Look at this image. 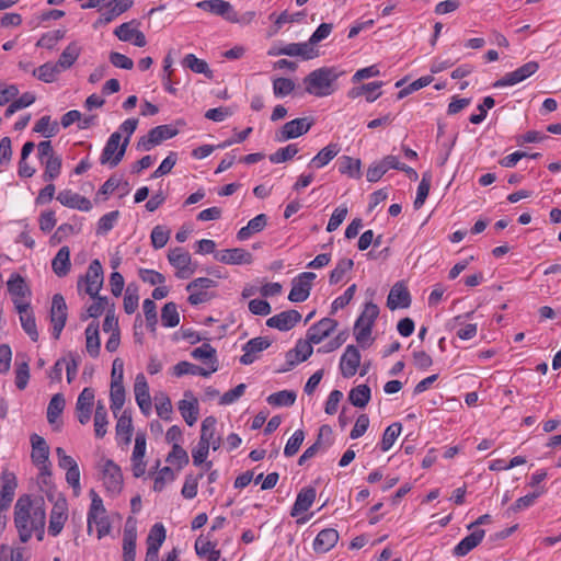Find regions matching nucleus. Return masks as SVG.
<instances>
[{
	"label": "nucleus",
	"mask_w": 561,
	"mask_h": 561,
	"mask_svg": "<svg viewBox=\"0 0 561 561\" xmlns=\"http://www.w3.org/2000/svg\"><path fill=\"white\" fill-rule=\"evenodd\" d=\"M45 503L43 497L34 500L28 494L21 495L14 505V524L22 542H27L33 535L43 540L45 534Z\"/></svg>",
	"instance_id": "nucleus-1"
},
{
	"label": "nucleus",
	"mask_w": 561,
	"mask_h": 561,
	"mask_svg": "<svg viewBox=\"0 0 561 561\" xmlns=\"http://www.w3.org/2000/svg\"><path fill=\"white\" fill-rule=\"evenodd\" d=\"M344 73L337 67L318 68L305 77V91L318 98L329 96L336 90L335 82Z\"/></svg>",
	"instance_id": "nucleus-2"
},
{
	"label": "nucleus",
	"mask_w": 561,
	"mask_h": 561,
	"mask_svg": "<svg viewBox=\"0 0 561 561\" xmlns=\"http://www.w3.org/2000/svg\"><path fill=\"white\" fill-rule=\"evenodd\" d=\"M379 316V307L373 301L366 302L364 309L354 324L356 341L365 347L364 342L369 339L376 319Z\"/></svg>",
	"instance_id": "nucleus-3"
},
{
	"label": "nucleus",
	"mask_w": 561,
	"mask_h": 561,
	"mask_svg": "<svg viewBox=\"0 0 561 561\" xmlns=\"http://www.w3.org/2000/svg\"><path fill=\"white\" fill-rule=\"evenodd\" d=\"M104 282L103 267L101 262L95 259L91 261L87 273L79 277L77 282L78 291L84 287V293L94 298L100 293Z\"/></svg>",
	"instance_id": "nucleus-4"
},
{
	"label": "nucleus",
	"mask_w": 561,
	"mask_h": 561,
	"mask_svg": "<svg viewBox=\"0 0 561 561\" xmlns=\"http://www.w3.org/2000/svg\"><path fill=\"white\" fill-rule=\"evenodd\" d=\"M121 142V133L114 131L107 139L101 157H100V163L101 164H107L110 168H115L119 164V162L123 160L127 146L128 140H124Z\"/></svg>",
	"instance_id": "nucleus-5"
},
{
	"label": "nucleus",
	"mask_w": 561,
	"mask_h": 561,
	"mask_svg": "<svg viewBox=\"0 0 561 561\" xmlns=\"http://www.w3.org/2000/svg\"><path fill=\"white\" fill-rule=\"evenodd\" d=\"M49 318L53 325L51 335L55 340H58L68 318L67 304L61 294L53 296Z\"/></svg>",
	"instance_id": "nucleus-6"
},
{
	"label": "nucleus",
	"mask_w": 561,
	"mask_h": 561,
	"mask_svg": "<svg viewBox=\"0 0 561 561\" xmlns=\"http://www.w3.org/2000/svg\"><path fill=\"white\" fill-rule=\"evenodd\" d=\"M314 124L311 117L295 118L285 123L282 128L276 133L277 141H286L289 139L298 138L307 134Z\"/></svg>",
	"instance_id": "nucleus-7"
},
{
	"label": "nucleus",
	"mask_w": 561,
	"mask_h": 561,
	"mask_svg": "<svg viewBox=\"0 0 561 561\" xmlns=\"http://www.w3.org/2000/svg\"><path fill=\"white\" fill-rule=\"evenodd\" d=\"M317 277L313 272H302L291 280V289L288 295V299L291 302H304L308 299L311 288L312 280Z\"/></svg>",
	"instance_id": "nucleus-8"
},
{
	"label": "nucleus",
	"mask_w": 561,
	"mask_h": 561,
	"mask_svg": "<svg viewBox=\"0 0 561 561\" xmlns=\"http://www.w3.org/2000/svg\"><path fill=\"white\" fill-rule=\"evenodd\" d=\"M168 260L176 268L175 276L180 279H186L195 272L194 268L190 267L192 262L190 253L181 247L171 249Z\"/></svg>",
	"instance_id": "nucleus-9"
},
{
	"label": "nucleus",
	"mask_w": 561,
	"mask_h": 561,
	"mask_svg": "<svg viewBox=\"0 0 561 561\" xmlns=\"http://www.w3.org/2000/svg\"><path fill=\"white\" fill-rule=\"evenodd\" d=\"M539 69V64L537 61H528L517 68L516 70L504 75L501 79L496 80L493 83L494 88H503L508 85L517 84L534 73H536Z\"/></svg>",
	"instance_id": "nucleus-10"
},
{
	"label": "nucleus",
	"mask_w": 561,
	"mask_h": 561,
	"mask_svg": "<svg viewBox=\"0 0 561 561\" xmlns=\"http://www.w3.org/2000/svg\"><path fill=\"white\" fill-rule=\"evenodd\" d=\"M102 473L105 489L113 494H118L123 489V473L121 467L112 459H107L104 462Z\"/></svg>",
	"instance_id": "nucleus-11"
},
{
	"label": "nucleus",
	"mask_w": 561,
	"mask_h": 561,
	"mask_svg": "<svg viewBox=\"0 0 561 561\" xmlns=\"http://www.w3.org/2000/svg\"><path fill=\"white\" fill-rule=\"evenodd\" d=\"M272 340L267 336H257L249 340L243 346V355L240 357L242 365H251L257 359V354L268 348Z\"/></svg>",
	"instance_id": "nucleus-12"
},
{
	"label": "nucleus",
	"mask_w": 561,
	"mask_h": 561,
	"mask_svg": "<svg viewBox=\"0 0 561 561\" xmlns=\"http://www.w3.org/2000/svg\"><path fill=\"white\" fill-rule=\"evenodd\" d=\"M16 486V476L9 470H3L0 476V510H8L10 507Z\"/></svg>",
	"instance_id": "nucleus-13"
},
{
	"label": "nucleus",
	"mask_w": 561,
	"mask_h": 561,
	"mask_svg": "<svg viewBox=\"0 0 561 561\" xmlns=\"http://www.w3.org/2000/svg\"><path fill=\"white\" fill-rule=\"evenodd\" d=\"M411 295L403 282H397L390 289L387 298V307L390 310L405 309L411 305Z\"/></svg>",
	"instance_id": "nucleus-14"
},
{
	"label": "nucleus",
	"mask_w": 561,
	"mask_h": 561,
	"mask_svg": "<svg viewBox=\"0 0 561 561\" xmlns=\"http://www.w3.org/2000/svg\"><path fill=\"white\" fill-rule=\"evenodd\" d=\"M360 365V353L355 345H347L340 359V370L344 378H351Z\"/></svg>",
	"instance_id": "nucleus-15"
},
{
	"label": "nucleus",
	"mask_w": 561,
	"mask_h": 561,
	"mask_svg": "<svg viewBox=\"0 0 561 561\" xmlns=\"http://www.w3.org/2000/svg\"><path fill=\"white\" fill-rule=\"evenodd\" d=\"M214 257L220 263L229 265L251 264L253 261L252 254L242 248L217 251L214 253Z\"/></svg>",
	"instance_id": "nucleus-16"
},
{
	"label": "nucleus",
	"mask_w": 561,
	"mask_h": 561,
	"mask_svg": "<svg viewBox=\"0 0 561 561\" xmlns=\"http://www.w3.org/2000/svg\"><path fill=\"white\" fill-rule=\"evenodd\" d=\"M136 540V522L131 517H128L123 535V561H135Z\"/></svg>",
	"instance_id": "nucleus-17"
},
{
	"label": "nucleus",
	"mask_w": 561,
	"mask_h": 561,
	"mask_svg": "<svg viewBox=\"0 0 561 561\" xmlns=\"http://www.w3.org/2000/svg\"><path fill=\"white\" fill-rule=\"evenodd\" d=\"M93 403L94 390L87 387L81 391L76 403L77 417L80 424L84 425L90 421Z\"/></svg>",
	"instance_id": "nucleus-18"
},
{
	"label": "nucleus",
	"mask_w": 561,
	"mask_h": 561,
	"mask_svg": "<svg viewBox=\"0 0 561 561\" xmlns=\"http://www.w3.org/2000/svg\"><path fill=\"white\" fill-rule=\"evenodd\" d=\"M301 320V314L297 310H286L275 314L266 320V325L279 331H289Z\"/></svg>",
	"instance_id": "nucleus-19"
},
{
	"label": "nucleus",
	"mask_w": 561,
	"mask_h": 561,
	"mask_svg": "<svg viewBox=\"0 0 561 561\" xmlns=\"http://www.w3.org/2000/svg\"><path fill=\"white\" fill-rule=\"evenodd\" d=\"M336 320L331 318H323L308 329L306 336L314 344H319L325 337H328L336 329Z\"/></svg>",
	"instance_id": "nucleus-20"
},
{
	"label": "nucleus",
	"mask_w": 561,
	"mask_h": 561,
	"mask_svg": "<svg viewBox=\"0 0 561 561\" xmlns=\"http://www.w3.org/2000/svg\"><path fill=\"white\" fill-rule=\"evenodd\" d=\"M57 201L66 207L81 211H89L92 208V204L89 198L75 193L71 190L60 191L57 195Z\"/></svg>",
	"instance_id": "nucleus-21"
},
{
	"label": "nucleus",
	"mask_w": 561,
	"mask_h": 561,
	"mask_svg": "<svg viewBox=\"0 0 561 561\" xmlns=\"http://www.w3.org/2000/svg\"><path fill=\"white\" fill-rule=\"evenodd\" d=\"M67 502L65 499L57 501L50 512L48 534L56 537L58 536L67 520Z\"/></svg>",
	"instance_id": "nucleus-22"
},
{
	"label": "nucleus",
	"mask_w": 561,
	"mask_h": 561,
	"mask_svg": "<svg viewBox=\"0 0 561 561\" xmlns=\"http://www.w3.org/2000/svg\"><path fill=\"white\" fill-rule=\"evenodd\" d=\"M167 537V530L161 523H156L147 537V552L146 557L159 559V549L164 542Z\"/></svg>",
	"instance_id": "nucleus-23"
},
{
	"label": "nucleus",
	"mask_w": 561,
	"mask_h": 561,
	"mask_svg": "<svg viewBox=\"0 0 561 561\" xmlns=\"http://www.w3.org/2000/svg\"><path fill=\"white\" fill-rule=\"evenodd\" d=\"M134 393L140 411L145 415H148L151 411V398L147 380L142 374H139L136 377L134 385Z\"/></svg>",
	"instance_id": "nucleus-24"
},
{
	"label": "nucleus",
	"mask_w": 561,
	"mask_h": 561,
	"mask_svg": "<svg viewBox=\"0 0 561 561\" xmlns=\"http://www.w3.org/2000/svg\"><path fill=\"white\" fill-rule=\"evenodd\" d=\"M317 496L316 488L305 486L302 488L296 497V501L290 510V516L297 517L301 513L307 512L313 504Z\"/></svg>",
	"instance_id": "nucleus-25"
},
{
	"label": "nucleus",
	"mask_w": 561,
	"mask_h": 561,
	"mask_svg": "<svg viewBox=\"0 0 561 561\" xmlns=\"http://www.w3.org/2000/svg\"><path fill=\"white\" fill-rule=\"evenodd\" d=\"M339 533L333 528L322 529L313 540V550L317 553L330 551L339 541Z\"/></svg>",
	"instance_id": "nucleus-26"
},
{
	"label": "nucleus",
	"mask_w": 561,
	"mask_h": 561,
	"mask_svg": "<svg viewBox=\"0 0 561 561\" xmlns=\"http://www.w3.org/2000/svg\"><path fill=\"white\" fill-rule=\"evenodd\" d=\"M485 531L483 529H476L465 538H462L454 548L453 553L456 557H465L471 550L480 545Z\"/></svg>",
	"instance_id": "nucleus-27"
},
{
	"label": "nucleus",
	"mask_w": 561,
	"mask_h": 561,
	"mask_svg": "<svg viewBox=\"0 0 561 561\" xmlns=\"http://www.w3.org/2000/svg\"><path fill=\"white\" fill-rule=\"evenodd\" d=\"M32 445L31 459L34 465L45 463L49 460V446L46 440L34 433L30 437Z\"/></svg>",
	"instance_id": "nucleus-28"
},
{
	"label": "nucleus",
	"mask_w": 561,
	"mask_h": 561,
	"mask_svg": "<svg viewBox=\"0 0 561 561\" xmlns=\"http://www.w3.org/2000/svg\"><path fill=\"white\" fill-rule=\"evenodd\" d=\"M196 7L205 12L221 16L226 21H228V15H230L232 9L231 3L225 0H203L197 2Z\"/></svg>",
	"instance_id": "nucleus-29"
},
{
	"label": "nucleus",
	"mask_w": 561,
	"mask_h": 561,
	"mask_svg": "<svg viewBox=\"0 0 561 561\" xmlns=\"http://www.w3.org/2000/svg\"><path fill=\"white\" fill-rule=\"evenodd\" d=\"M9 294L12 298H30L32 291L25 278L19 273H12L7 282Z\"/></svg>",
	"instance_id": "nucleus-30"
},
{
	"label": "nucleus",
	"mask_w": 561,
	"mask_h": 561,
	"mask_svg": "<svg viewBox=\"0 0 561 561\" xmlns=\"http://www.w3.org/2000/svg\"><path fill=\"white\" fill-rule=\"evenodd\" d=\"M341 151L336 142H331L322 148L309 162V168L321 169L332 161Z\"/></svg>",
	"instance_id": "nucleus-31"
},
{
	"label": "nucleus",
	"mask_w": 561,
	"mask_h": 561,
	"mask_svg": "<svg viewBox=\"0 0 561 561\" xmlns=\"http://www.w3.org/2000/svg\"><path fill=\"white\" fill-rule=\"evenodd\" d=\"M51 268L58 277L68 275L71 268L69 247L64 245L58 250L57 254L51 260Z\"/></svg>",
	"instance_id": "nucleus-32"
},
{
	"label": "nucleus",
	"mask_w": 561,
	"mask_h": 561,
	"mask_svg": "<svg viewBox=\"0 0 561 561\" xmlns=\"http://www.w3.org/2000/svg\"><path fill=\"white\" fill-rule=\"evenodd\" d=\"M382 85H383L382 81H374V82H369V83H364L362 85L354 87V88L350 89L347 92V96L350 99H356V98L365 94L366 101L369 103H373L381 95V92H378V93H374V92L376 90H379Z\"/></svg>",
	"instance_id": "nucleus-33"
},
{
	"label": "nucleus",
	"mask_w": 561,
	"mask_h": 561,
	"mask_svg": "<svg viewBox=\"0 0 561 561\" xmlns=\"http://www.w3.org/2000/svg\"><path fill=\"white\" fill-rule=\"evenodd\" d=\"M133 4V0H108L105 3L106 10L102 12V21L112 22L117 16L128 11Z\"/></svg>",
	"instance_id": "nucleus-34"
},
{
	"label": "nucleus",
	"mask_w": 561,
	"mask_h": 561,
	"mask_svg": "<svg viewBox=\"0 0 561 561\" xmlns=\"http://www.w3.org/2000/svg\"><path fill=\"white\" fill-rule=\"evenodd\" d=\"M84 333L87 352L91 357L96 358L100 355L101 351L99 323L95 321L89 323Z\"/></svg>",
	"instance_id": "nucleus-35"
},
{
	"label": "nucleus",
	"mask_w": 561,
	"mask_h": 561,
	"mask_svg": "<svg viewBox=\"0 0 561 561\" xmlns=\"http://www.w3.org/2000/svg\"><path fill=\"white\" fill-rule=\"evenodd\" d=\"M286 56L301 57L304 60H310L319 56L318 50L308 42L305 43H290L285 45Z\"/></svg>",
	"instance_id": "nucleus-36"
},
{
	"label": "nucleus",
	"mask_w": 561,
	"mask_h": 561,
	"mask_svg": "<svg viewBox=\"0 0 561 561\" xmlns=\"http://www.w3.org/2000/svg\"><path fill=\"white\" fill-rule=\"evenodd\" d=\"M192 357L195 359H201L207 366L206 369H210V367H215V373L218 370V358L216 348H214L209 343H204L202 346L196 347L191 353Z\"/></svg>",
	"instance_id": "nucleus-37"
},
{
	"label": "nucleus",
	"mask_w": 561,
	"mask_h": 561,
	"mask_svg": "<svg viewBox=\"0 0 561 561\" xmlns=\"http://www.w3.org/2000/svg\"><path fill=\"white\" fill-rule=\"evenodd\" d=\"M111 409L116 415L117 412L123 408L125 403V388L123 385V377L118 375L114 376V381L111 382Z\"/></svg>",
	"instance_id": "nucleus-38"
},
{
	"label": "nucleus",
	"mask_w": 561,
	"mask_h": 561,
	"mask_svg": "<svg viewBox=\"0 0 561 561\" xmlns=\"http://www.w3.org/2000/svg\"><path fill=\"white\" fill-rule=\"evenodd\" d=\"M215 373V367H210V369H206L204 367L197 366L195 364H192L186 360L179 362L173 367V374L176 377H182L184 375H198L203 377H209L211 374Z\"/></svg>",
	"instance_id": "nucleus-39"
},
{
	"label": "nucleus",
	"mask_w": 561,
	"mask_h": 561,
	"mask_svg": "<svg viewBox=\"0 0 561 561\" xmlns=\"http://www.w3.org/2000/svg\"><path fill=\"white\" fill-rule=\"evenodd\" d=\"M115 430L117 438L122 439L125 445H129L134 427L131 414L128 411H124L118 417Z\"/></svg>",
	"instance_id": "nucleus-40"
},
{
	"label": "nucleus",
	"mask_w": 561,
	"mask_h": 561,
	"mask_svg": "<svg viewBox=\"0 0 561 561\" xmlns=\"http://www.w3.org/2000/svg\"><path fill=\"white\" fill-rule=\"evenodd\" d=\"M39 162L44 165V172L42 174L44 182H53L60 175L62 165L60 156L48 157V159H44V161Z\"/></svg>",
	"instance_id": "nucleus-41"
},
{
	"label": "nucleus",
	"mask_w": 561,
	"mask_h": 561,
	"mask_svg": "<svg viewBox=\"0 0 561 561\" xmlns=\"http://www.w3.org/2000/svg\"><path fill=\"white\" fill-rule=\"evenodd\" d=\"M339 172L341 174H346L352 179H359L362 176L360 172V160L354 159L350 156H342L339 161Z\"/></svg>",
	"instance_id": "nucleus-42"
},
{
	"label": "nucleus",
	"mask_w": 561,
	"mask_h": 561,
	"mask_svg": "<svg viewBox=\"0 0 561 561\" xmlns=\"http://www.w3.org/2000/svg\"><path fill=\"white\" fill-rule=\"evenodd\" d=\"M182 64L185 68H188L195 73L204 75L208 79H213L214 77V72L209 68L208 64L205 60L197 58L194 54H187Z\"/></svg>",
	"instance_id": "nucleus-43"
},
{
	"label": "nucleus",
	"mask_w": 561,
	"mask_h": 561,
	"mask_svg": "<svg viewBox=\"0 0 561 561\" xmlns=\"http://www.w3.org/2000/svg\"><path fill=\"white\" fill-rule=\"evenodd\" d=\"M371 398V390L367 385H358L348 392V401L356 408H365Z\"/></svg>",
	"instance_id": "nucleus-44"
},
{
	"label": "nucleus",
	"mask_w": 561,
	"mask_h": 561,
	"mask_svg": "<svg viewBox=\"0 0 561 561\" xmlns=\"http://www.w3.org/2000/svg\"><path fill=\"white\" fill-rule=\"evenodd\" d=\"M61 72L59 69V66L53 62H45L44 65L39 66L38 68H35L32 70V75L36 77L38 80L50 83L56 81L57 76Z\"/></svg>",
	"instance_id": "nucleus-45"
},
{
	"label": "nucleus",
	"mask_w": 561,
	"mask_h": 561,
	"mask_svg": "<svg viewBox=\"0 0 561 561\" xmlns=\"http://www.w3.org/2000/svg\"><path fill=\"white\" fill-rule=\"evenodd\" d=\"M33 131L43 135L45 138H50L59 133V125L56 121L51 122L49 115H45L36 122Z\"/></svg>",
	"instance_id": "nucleus-46"
},
{
	"label": "nucleus",
	"mask_w": 561,
	"mask_h": 561,
	"mask_svg": "<svg viewBox=\"0 0 561 561\" xmlns=\"http://www.w3.org/2000/svg\"><path fill=\"white\" fill-rule=\"evenodd\" d=\"M179 411L188 426L194 425L198 419L197 400L195 398H193V401L181 400Z\"/></svg>",
	"instance_id": "nucleus-47"
},
{
	"label": "nucleus",
	"mask_w": 561,
	"mask_h": 561,
	"mask_svg": "<svg viewBox=\"0 0 561 561\" xmlns=\"http://www.w3.org/2000/svg\"><path fill=\"white\" fill-rule=\"evenodd\" d=\"M107 411L104 404L99 401L94 412V433L98 438H103L107 432Z\"/></svg>",
	"instance_id": "nucleus-48"
},
{
	"label": "nucleus",
	"mask_w": 561,
	"mask_h": 561,
	"mask_svg": "<svg viewBox=\"0 0 561 561\" xmlns=\"http://www.w3.org/2000/svg\"><path fill=\"white\" fill-rule=\"evenodd\" d=\"M165 461L176 466V469L181 470L188 465L190 458L186 450L180 444L175 443L172 445V449L168 454Z\"/></svg>",
	"instance_id": "nucleus-49"
},
{
	"label": "nucleus",
	"mask_w": 561,
	"mask_h": 561,
	"mask_svg": "<svg viewBox=\"0 0 561 561\" xmlns=\"http://www.w3.org/2000/svg\"><path fill=\"white\" fill-rule=\"evenodd\" d=\"M297 394L293 390H280L270 394L267 403L273 407H291L296 401Z\"/></svg>",
	"instance_id": "nucleus-50"
},
{
	"label": "nucleus",
	"mask_w": 561,
	"mask_h": 561,
	"mask_svg": "<svg viewBox=\"0 0 561 561\" xmlns=\"http://www.w3.org/2000/svg\"><path fill=\"white\" fill-rule=\"evenodd\" d=\"M79 55L80 48L75 43H70L59 56L56 65L59 66L61 71L69 69L76 62Z\"/></svg>",
	"instance_id": "nucleus-51"
},
{
	"label": "nucleus",
	"mask_w": 561,
	"mask_h": 561,
	"mask_svg": "<svg viewBox=\"0 0 561 561\" xmlns=\"http://www.w3.org/2000/svg\"><path fill=\"white\" fill-rule=\"evenodd\" d=\"M402 431V425L399 422L390 424L383 432L381 442L379 444L382 451H388L399 437Z\"/></svg>",
	"instance_id": "nucleus-52"
},
{
	"label": "nucleus",
	"mask_w": 561,
	"mask_h": 561,
	"mask_svg": "<svg viewBox=\"0 0 561 561\" xmlns=\"http://www.w3.org/2000/svg\"><path fill=\"white\" fill-rule=\"evenodd\" d=\"M65 405L66 400L62 393H56L51 397L47 407V421L49 424L55 423L62 413Z\"/></svg>",
	"instance_id": "nucleus-53"
},
{
	"label": "nucleus",
	"mask_w": 561,
	"mask_h": 561,
	"mask_svg": "<svg viewBox=\"0 0 561 561\" xmlns=\"http://www.w3.org/2000/svg\"><path fill=\"white\" fill-rule=\"evenodd\" d=\"M161 322L165 328H174L180 323V314L175 302H167L161 310Z\"/></svg>",
	"instance_id": "nucleus-54"
},
{
	"label": "nucleus",
	"mask_w": 561,
	"mask_h": 561,
	"mask_svg": "<svg viewBox=\"0 0 561 561\" xmlns=\"http://www.w3.org/2000/svg\"><path fill=\"white\" fill-rule=\"evenodd\" d=\"M353 266L354 262L352 259L344 257L339 260L335 267L331 271L329 275V283L331 285L340 283L343 279L344 275L353 270Z\"/></svg>",
	"instance_id": "nucleus-55"
},
{
	"label": "nucleus",
	"mask_w": 561,
	"mask_h": 561,
	"mask_svg": "<svg viewBox=\"0 0 561 561\" xmlns=\"http://www.w3.org/2000/svg\"><path fill=\"white\" fill-rule=\"evenodd\" d=\"M203 477V472L198 474H186L183 488L181 490V494L184 499L192 500L197 495L198 482Z\"/></svg>",
	"instance_id": "nucleus-56"
},
{
	"label": "nucleus",
	"mask_w": 561,
	"mask_h": 561,
	"mask_svg": "<svg viewBox=\"0 0 561 561\" xmlns=\"http://www.w3.org/2000/svg\"><path fill=\"white\" fill-rule=\"evenodd\" d=\"M36 98L33 93L25 92L19 99H13L4 111V117H11L16 111L27 107L35 102Z\"/></svg>",
	"instance_id": "nucleus-57"
},
{
	"label": "nucleus",
	"mask_w": 561,
	"mask_h": 561,
	"mask_svg": "<svg viewBox=\"0 0 561 561\" xmlns=\"http://www.w3.org/2000/svg\"><path fill=\"white\" fill-rule=\"evenodd\" d=\"M431 182H432L431 173L430 172L423 173L422 180L417 186L416 197L413 203L415 209H419L424 205V203L428 196V193H430Z\"/></svg>",
	"instance_id": "nucleus-58"
},
{
	"label": "nucleus",
	"mask_w": 561,
	"mask_h": 561,
	"mask_svg": "<svg viewBox=\"0 0 561 561\" xmlns=\"http://www.w3.org/2000/svg\"><path fill=\"white\" fill-rule=\"evenodd\" d=\"M65 30H55L44 33L37 41L36 46L46 49H54L57 43L61 41L65 37Z\"/></svg>",
	"instance_id": "nucleus-59"
},
{
	"label": "nucleus",
	"mask_w": 561,
	"mask_h": 561,
	"mask_svg": "<svg viewBox=\"0 0 561 561\" xmlns=\"http://www.w3.org/2000/svg\"><path fill=\"white\" fill-rule=\"evenodd\" d=\"M139 25L140 22L136 19L122 23L114 30V35L122 42H130Z\"/></svg>",
	"instance_id": "nucleus-60"
},
{
	"label": "nucleus",
	"mask_w": 561,
	"mask_h": 561,
	"mask_svg": "<svg viewBox=\"0 0 561 561\" xmlns=\"http://www.w3.org/2000/svg\"><path fill=\"white\" fill-rule=\"evenodd\" d=\"M299 149L296 144H290L284 148H279L274 153L270 154L268 159L272 163L278 164L284 163L290 159H293Z\"/></svg>",
	"instance_id": "nucleus-61"
},
{
	"label": "nucleus",
	"mask_w": 561,
	"mask_h": 561,
	"mask_svg": "<svg viewBox=\"0 0 561 561\" xmlns=\"http://www.w3.org/2000/svg\"><path fill=\"white\" fill-rule=\"evenodd\" d=\"M170 229L164 226L158 225L151 230L150 239L154 249H162L170 239Z\"/></svg>",
	"instance_id": "nucleus-62"
},
{
	"label": "nucleus",
	"mask_w": 561,
	"mask_h": 561,
	"mask_svg": "<svg viewBox=\"0 0 561 561\" xmlns=\"http://www.w3.org/2000/svg\"><path fill=\"white\" fill-rule=\"evenodd\" d=\"M295 90V82L289 78H276L273 80V93L276 98L289 95Z\"/></svg>",
	"instance_id": "nucleus-63"
},
{
	"label": "nucleus",
	"mask_w": 561,
	"mask_h": 561,
	"mask_svg": "<svg viewBox=\"0 0 561 561\" xmlns=\"http://www.w3.org/2000/svg\"><path fill=\"white\" fill-rule=\"evenodd\" d=\"M304 439L305 432L302 430L295 431L286 443V446L284 448V455L288 458L295 456L298 453L300 446L302 445Z\"/></svg>",
	"instance_id": "nucleus-64"
}]
</instances>
